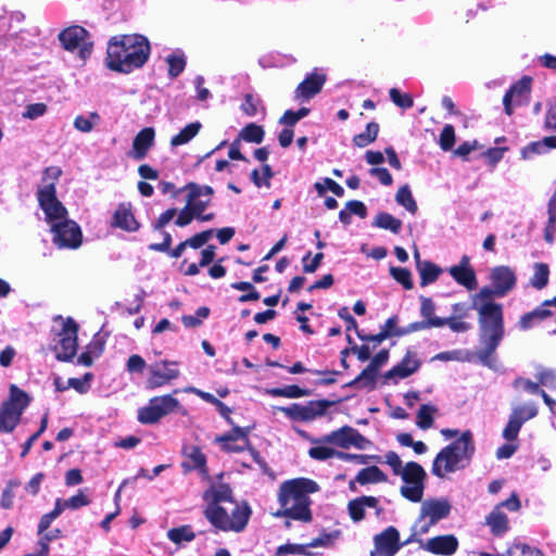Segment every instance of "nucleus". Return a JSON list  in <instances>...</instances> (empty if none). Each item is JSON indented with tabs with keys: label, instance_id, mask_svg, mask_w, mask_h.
I'll return each instance as SVG.
<instances>
[{
	"label": "nucleus",
	"instance_id": "obj_1",
	"mask_svg": "<svg viewBox=\"0 0 556 556\" xmlns=\"http://www.w3.org/2000/svg\"><path fill=\"white\" fill-rule=\"evenodd\" d=\"M151 46L140 34L115 35L106 48L105 65L109 70L129 74L141 68L149 60Z\"/></svg>",
	"mask_w": 556,
	"mask_h": 556
},
{
	"label": "nucleus",
	"instance_id": "obj_2",
	"mask_svg": "<svg viewBox=\"0 0 556 556\" xmlns=\"http://www.w3.org/2000/svg\"><path fill=\"white\" fill-rule=\"evenodd\" d=\"M318 491V484L307 478H298L283 482L279 488L278 501L281 509L276 517H289L307 522L312 519L309 494Z\"/></svg>",
	"mask_w": 556,
	"mask_h": 556
},
{
	"label": "nucleus",
	"instance_id": "obj_3",
	"mask_svg": "<svg viewBox=\"0 0 556 556\" xmlns=\"http://www.w3.org/2000/svg\"><path fill=\"white\" fill-rule=\"evenodd\" d=\"M491 287H482L471 298L470 308L477 313H502L503 305L496 303L497 298L507 295L517 283L515 271L507 265H498L490 271Z\"/></svg>",
	"mask_w": 556,
	"mask_h": 556
},
{
	"label": "nucleus",
	"instance_id": "obj_4",
	"mask_svg": "<svg viewBox=\"0 0 556 556\" xmlns=\"http://www.w3.org/2000/svg\"><path fill=\"white\" fill-rule=\"evenodd\" d=\"M475 452L473 434L470 430H466L460 433L457 440L437 454L432 462V475L443 479L451 473L464 470L471 463Z\"/></svg>",
	"mask_w": 556,
	"mask_h": 556
},
{
	"label": "nucleus",
	"instance_id": "obj_5",
	"mask_svg": "<svg viewBox=\"0 0 556 556\" xmlns=\"http://www.w3.org/2000/svg\"><path fill=\"white\" fill-rule=\"evenodd\" d=\"M466 316L467 315H452L447 318H440V317L427 318L419 323H412L408 325L407 328L396 327L397 320H396V317L393 316L387 320L383 329L379 333L364 336L357 331V336L364 341H374L376 343H380L386 338L391 337V336H403L406 333H410V332L430 328V327L447 326L454 332H465L471 327V325L464 319Z\"/></svg>",
	"mask_w": 556,
	"mask_h": 556
},
{
	"label": "nucleus",
	"instance_id": "obj_6",
	"mask_svg": "<svg viewBox=\"0 0 556 556\" xmlns=\"http://www.w3.org/2000/svg\"><path fill=\"white\" fill-rule=\"evenodd\" d=\"M252 509L247 502L232 503L229 506L205 508L206 519L217 530L224 532H242L251 517Z\"/></svg>",
	"mask_w": 556,
	"mask_h": 556
},
{
	"label": "nucleus",
	"instance_id": "obj_7",
	"mask_svg": "<svg viewBox=\"0 0 556 556\" xmlns=\"http://www.w3.org/2000/svg\"><path fill=\"white\" fill-rule=\"evenodd\" d=\"M52 331L58 338L54 345L55 356L59 361H71L77 352L78 324L70 316L56 315L53 318Z\"/></svg>",
	"mask_w": 556,
	"mask_h": 556
},
{
	"label": "nucleus",
	"instance_id": "obj_8",
	"mask_svg": "<svg viewBox=\"0 0 556 556\" xmlns=\"http://www.w3.org/2000/svg\"><path fill=\"white\" fill-rule=\"evenodd\" d=\"M28 404V395L11 386L10 399L0 407V432L10 433L14 430Z\"/></svg>",
	"mask_w": 556,
	"mask_h": 556
},
{
	"label": "nucleus",
	"instance_id": "obj_9",
	"mask_svg": "<svg viewBox=\"0 0 556 556\" xmlns=\"http://www.w3.org/2000/svg\"><path fill=\"white\" fill-rule=\"evenodd\" d=\"M330 405L329 401L315 400L289 406H273V412H281L291 421L311 422L323 417Z\"/></svg>",
	"mask_w": 556,
	"mask_h": 556
},
{
	"label": "nucleus",
	"instance_id": "obj_10",
	"mask_svg": "<svg viewBox=\"0 0 556 556\" xmlns=\"http://www.w3.org/2000/svg\"><path fill=\"white\" fill-rule=\"evenodd\" d=\"M179 408V401L172 394L159 395L150 399L146 406L138 409L137 418L142 425H154Z\"/></svg>",
	"mask_w": 556,
	"mask_h": 556
},
{
	"label": "nucleus",
	"instance_id": "obj_11",
	"mask_svg": "<svg viewBox=\"0 0 556 556\" xmlns=\"http://www.w3.org/2000/svg\"><path fill=\"white\" fill-rule=\"evenodd\" d=\"M399 476L404 482L400 490L402 496L414 503L420 502L424 496L425 480L427 477L425 469L418 463L409 462L404 465Z\"/></svg>",
	"mask_w": 556,
	"mask_h": 556
},
{
	"label": "nucleus",
	"instance_id": "obj_12",
	"mask_svg": "<svg viewBox=\"0 0 556 556\" xmlns=\"http://www.w3.org/2000/svg\"><path fill=\"white\" fill-rule=\"evenodd\" d=\"M37 201L45 213L46 222L50 226L68 218L67 208L56 197V186L54 182H48L38 188Z\"/></svg>",
	"mask_w": 556,
	"mask_h": 556
},
{
	"label": "nucleus",
	"instance_id": "obj_13",
	"mask_svg": "<svg viewBox=\"0 0 556 556\" xmlns=\"http://www.w3.org/2000/svg\"><path fill=\"white\" fill-rule=\"evenodd\" d=\"M51 232L53 233L52 242L59 249L75 250L83 243V232L75 220L66 218L52 224Z\"/></svg>",
	"mask_w": 556,
	"mask_h": 556
},
{
	"label": "nucleus",
	"instance_id": "obj_14",
	"mask_svg": "<svg viewBox=\"0 0 556 556\" xmlns=\"http://www.w3.org/2000/svg\"><path fill=\"white\" fill-rule=\"evenodd\" d=\"M59 40L67 51L78 50L79 56L85 60L91 52L93 43L89 41V33L83 26L73 25L59 34Z\"/></svg>",
	"mask_w": 556,
	"mask_h": 556
},
{
	"label": "nucleus",
	"instance_id": "obj_15",
	"mask_svg": "<svg viewBox=\"0 0 556 556\" xmlns=\"http://www.w3.org/2000/svg\"><path fill=\"white\" fill-rule=\"evenodd\" d=\"M324 442H330L333 447L349 450L356 447L358 450H367L371 446V442L365 438L358 430L344 426L338 430L331 431L324 435Z\"/></svg>",
	"mask_w": 556,
	"mask_h": 556
},
{
	"label": "nucleus",
	"instance_id": "obj_16",
	"mask_svg": "<svg viewBox=\"0 0 556 556\" xmlns=\"http://www.w3.org/2000/svg\"><path fill=\"white\" fill-rule=\"evenodd\" d=\"M177 362L160 361L148 366L149 376L146 381L147 390H154L168 384L180 376Z\"/></svg>",
	"mask_w": 556,
	"mask_h": 556
},
{
	"label": "nucleus",
	"instance_id": "obj_17",
	"mask_svg": "<svg viewBox=\"0 0 556 556\" xmlns=\"http://www.w3.org/2000/svg\"><path fill=\"white\" fill-rule=\"evenodd\" d=\"M531 84L530 76H522L505 92L503 106L506 115L511 116L515 108L527 105L530 102Z\"/></svg>",
	"mask_w": 556,
	"mask_h": 556
},
{
	"label": "nucleus",
	"instance_id": "obj_18",
	"mask_svg": "<svg viewBox=\"0 0 556 556\" xmlns=\"http://www.w3.org/2000/svg\"><path fill=\"white\" fill-rule=\"evenodd\" d=\"M401 547L400 533L391 526L374 536V549L370 556H394Z\"/></svg>",
	"mask_w": 556,
	"mask_h": 556
},
{
	"label": "nucleus",
	"instance_id": "obj_19",
	"mask_svg": "<svg viewBox=\"0 0 556 556\" xmlns=\"http://www.w3.org/2000/svg\"><path fill=\"white\" fill-rule=\"evenodd\" d=\"M479 321L481 343L496 349L504 333L502 315H480Z\"/></svg>",
	"mask_w": 556,
	"mask_h": 556
},
{
	"label": "nucleus",
	"instance_id": "obj_20",
	"mask_svg": "<svg viewBox=\"0 0 556 556\" xmlns=\"http://www.w3.org/2000/svg\"><path fill=\"white\" fill-rule=\"evenodd\" d=\"M389 358L388 350L379 351L370 361L369 365L350 382L351 387L372 389L377 379L378 370Z\"/></svg>",
	"mask_w": 556,
	"mask_h": 556
},
{
	"label": "nucleus",
	"instance_id": "obj_21",
	"mask_svg": "<svg viewBox=\"0 0 556 556\" xmlns=\"http://www.w3.org/2000/svg\"><path fill=\"white\" fill-rule=\"evenodd\" d=\"M327 76L316 71L309 73L295 88L294 100L300 102L309 101L317 96L326 84Z\"/></svg>",
	"mask_w": 556,
	"mask_h": 556
},
{
	"label": "nucleus",
	"instance_id": "obj_22",
	"mask_svg": "<svg viewBox=\"0 0 556 556\" xmlns=\"http://www.w3.org/2000/svg\"><path fill=\"white\" fill-rule=\"evenodd\" d=\"M249 433V428L233 427L229 433L217 437L216 442L226 452H242L250 447Z\"/></svg>",
	"mask_w": 556,
	"mask_h": 556
},
{
	"label": "nucleus",
	"instance_id": "obj_23",
	"mask_svg": "<svg viewBox=\"0 0 556 556\" xmlns=\"http://www.w3.org/2000/svg\"><path fill=\"white\" fill-rule=\"evenodd\" d=\"M452 278L467 290H475L478 286L477 275L470 265V257L463 255L458 265H454L448 269Z\"/></svg>",
	"mask_w": 556,
	"mask_h": 556
},
{
	"label": "nucleus",
	"instance_id": "obj_24",
	"mask_svg": "<svg viewBox=\"0 0 556 556\" xmlns=\"http://www.w3.org/2000/svg\"><path fill=\"white\" fill-rule=\"evenodd\" d=\"M420 547L434 555H453L458 547V540L453 534L438 535L427 541H418Z\"/></svg>",
	"mask_w": 556,
	"mask_h": 556
},
{
	"label": "nucleus",
	"instance_id": "obj_25",
	"mask_svg": "<svg viewBox=\"0 0 556 556\" xmlns=\"http://www.w3.org/2000/svg\"><path fill=\"white\" fill-rule=\"evenodd\" d=\"M155 140V130L153 127H144L132 140V147L129 156L136 161L143 160L148 156L149 151L153 148Z\"/></svg>",
	"mask_w": 556,
	"mask_h": 556
},
{
	"label": "nucleus",
	"instance_id": "obj_26",
	"mask_svg": "<svg viewBox=\"0 0 556 556\" xmlns=\"http://www.w3.org/2000/svg\"><path fill=\"white\" fill-rule=\"evenodd\" d=\"M451 509V503L446 498H429L424 501L420 506L422 517L430 518V525H437L446 518Z\"/></svg>",
	"mask_w": 556,
	"mask_h": 556
},
{
	"label": "nucleus",
	"instance_id": "obj_27",
	"mask_svg": "<svg viewBox=\"0 0 556 556\" xmlns=\"http://www.w3.org/2000/svg\"><path fill=\"white\" fill-rule=\"evenodd\" d=\"M204 501L206 502V508L212 506H229L237 501L232 497V491L228 484L217 483L213 484L204 493Z\"/></svg>",
	"mask_w": 556,
	"mask_h": 556
},
{
	"label": "nucleus",
	"instance_id": "obj_28",
	"mask_svg": "<svg viewBox=\"0 0 556 556\" xmlns=\"http://www.w3.org/2000/svg\"><path fill=\"white\" fill-rule=\"evenodd\" d=\"M420 367L417 353L408 351L403 359L386 374L387 379H405L416 372Z\"/></svg>",
	"mask_w": 556,
	"mask_h": 556
},
{
	"label": "nucleus",
	"instance_id": "obj_29",
	"mask_svg": "<svg viewBox=\"0 0 556 556\" xmlns=\"http://www.w3.org/2000/svg\"><path fill=\"white\" fill-rule=\"evenodd\" d=\"M111 225L121 228L128 232H134L139 229V223L136 220L131 212L130 204L121 203L113 214Z\"/></svg>",
	"mask_w": 556,
	"mask_h": 556
},
{
	"label": "nucleus",
	"instance_id": "obj_30",
	"mask_svg": "<svg viewBox=\"0 0 556 556\" xmlns=\"http://www.w3.org/2000/svg\"><path fill=\"white\" fill-rule=\"evenodd\" d=\"M334 536L336 535L328 533L314 539L308 544H286L278 548V554H299L312 556L313 554L308 552L309 548L329 546Z\"/></svg>",
	"mask_w": 556,
	"mask_h": 556
},
{
	"label": "nucleus",
	"instance_id": "obj_31",
	"mask_svg": "<svg viewBox=\"0 0 556 556\" xmlns=\"http://www.w3.org/2000/svg\"><path fill=\"white\" fill-rule=\"evenodd\" d=\"M366 508H374L376 516L381 514V509L378 507V498L374 496H361L350 501L348 505L350 517L355 522L361 521L365 517Z\"/></svg>",
	"mask_w": 556,
	"mask_h": 556
},
{
	"label": "nucleus",
	"instance_id": "obj_32",
	"mask_svg": "<svg viewBox=\"0 0 556 556\" xmlns=\"http://www.w3.org/2000/svg\"><path fill=\"white\" fill-rule=\"evenodd\" d=\"M313 446L308 450V456L318 462H325L331 458H337L338 450L333 447L330 442H324V435L320 438H309Z\"/></svg>",
	"mask_w": 556,
	"mask_h": 556
},
{
	"label": "nucleus",
	"instance_id": "obj_33",
	"mask_svg": "<svg viewBox=\"0 0 556 556\" xmlns=\"http://www.w3.org/2000/svg\"><path fill=\"white\" fill-rule=\"evenodd\" d=\"M184 455L186 457V462L184 466L188 470L200 469L202 471L205 470L206 457L200 450V447L195 445H189L184 448Z\"/></svg>",
	"mask_w": 556,
	"mask_h": 556
},
{
	"label": "nucleus",
	"instance_id": "obj_34",
	"mask_svg": "<svg viewBox=\"0 0 556 556\" xmlns=\"http://www.w3.org/2000/svg\"><path fill=\"white\" fill-rule=\"evenodd\" d=\"M372 227L389 230L394 235H399L402 230V220L387 212H379L372 223Z\"/></svg>",
	"mask_w": 556,
	"mask_h": 556
},
{
	"label": "nucleus",
	"instance_id": "obj_35",
	"mask_svg": "<svg viewBox=\"0 0 556 556\" xmlns=\"http://www.w3.org/2000/svg\"><path fill=\"white\" fill-rule=\"evenodd\" d=\"M387 475L377 466L366 467L358 471L355 481L359 484L379 483L387 481Z\"/></svg>",
	"mask_w": 556,
	"mask_h": 556
},
{
	"label": "nucleus",
	"instance_id": "obj_36",
	"mask_svg": "<svg viewBox=\"0 0 556 556\" xmlns=\"http://www.w3.org/2000/svg\"><path fill=\"white\" fill-rule=\"evenodd\" d=\"M420 275V286L425 287L434 282L441 274V268L430 261H425L417 264Z\"/></svg>",
	"mask_w": 556,
	"mask_h": 556
},
{
	"label": "nucleus",
	"instance_id": "obj_37",
	"mask_svg": "<svg viewBox=\"0 0 556 556\" xmlns=\"http://www.w3.org/2000/svg\"><path fill=\"white\" fill-rule=\"evenodd\" d=\"M486 523L494 534H502L508 529L507 516L496 506L486 517Z\"/></svg>",
	"mask_w": 556,
	"mask_h": 556
},
{
	"label": "nucleus",
	"instance_id": "obj_38",
	"mask_svg": "<svg viewBox=\"0 0 556 556\" xmlns=\"http://www.w3.org/2000/svg\"><path fill=\"white\" fill-rule=\"evenodd\" d=\"M265 137V130L263 126L257 125L255 123H249L247 124L238 135V138L240 140H244L245 142L250 143H261L263 142Z\"/></svg>",
	"mask_w": 556,
	"mask_h": 556
},
{
	"label": "nucleus",
	"instance_id": "obj_39",
	"mask_svg": "<svg viewBox=\"0 0 556 556\" xmlns=\"http://www.w3.org/2000/svg\"><path fill=\"white\" fill-rule=\"evenodd\" d=\"M202 125L200 122H193L186 125L177 135L170 139V146L178 147L188 143L200 131Z\"/></svg>",
	"mask_w": 556,
	"mask_h": 556
},
{
	"label": "nucleus",
	"instance_id": "obj_40",
	"mask_svg": "<svg viewBox=\"0 0 556 556\" xmlns=\"http://www.w3.org/2000/svg\"><path fill=\"white\" fill-rule=\"evenodd\" d=\"M438 409L432 404H422L416 415V425L422 430H427L433 426L434 415Z\"/></svg>",
	"mask_w": 556,
	"mask_h": 556
},
{
	"label": "nucleus",
	"instance_id": "obj_41",
	"mask_svg": "<svg viewBox=\"0 0 556 556\" xmlns=\"http://www.w3.org/2000/svg\"><path fill=\"white\" fill-rule=\"evenodd\" d=\"M379 134V124L370 122L366 125L364 132L357 134L353 137V143L358 148H364L376 141Z\"/></svg>",
	"mask_w": 556,
	"mask_h": 556
},
{
	"label": "nucleus",
	"instance_id": "obj_42",
	"mask_svg": "<svg viewBox=\"0 0 556 556\" xmlns=\"http://www.w3.org/2000/svg\"><path fill=\"white\" fill-rule=\"evenodd\" d=\"M395 201L413 215L418 211L417 202L415 201L408 185H404L399 188L395 194Z\"/></svg>",
	"mask_w": 556,
	"mask_h": 556
},
{
	"label": "nucleus",
	"instance_id": "obj_43",
	"mask_svg": "<svg viewBox=\"0 0 556 556\" xmlns=\"http://www.w3.org/2000/svg\"><path fill=\"white\" fill-rule=\"evenodd\" d=\"M549 279V267L546 263H535L530 283L538 290L547 286Z\"/></svg>",
	"mask_w": 556,
	"mask_h": 556
},
{
	"label": "nucleus",
	"instance_id": "obj_44",
	"mask_svg": "<svg viewBox=\"0 0 556 556\" xmlns=\"http://www.w3.org/2000/svg\"><path fill=\"white\" fill-rule=\"evenodd\" d=\"M167 538L175 544H181L184 542L193 541L195 534L190 526H181L168 530Z\"/></svg>",
	"mask_w": 556,
	"mask_h": 556
},
{
	"label": "nucleus",
	"instance_id": "obj_45",
	"mask_svg": "<svg viewBox=\"0 0 556 556\" xmlns=\"http://www.w3.org/2000/svg\"><path fill=\"white\" fill-rule=\"evenodd\" d=\"M100 115L97 112H91L88 117L77 115L74 119V127L81 132H90L94 124L100 122Z\"/></svg>",
	"mask_w": 556,
	"mask_h": 556
},
{
	"label": "nucleus",
	"instance_id": "obj_46",
	"mask_svg": "<svg viewBox=\"0 0 556 556\" xmlns=\"http://www.w3.org/2000/svg\"><path fill=\"white\" fill-rule=\"evenodd\" d=\"M314 188L319 197L326 193V190H330L333 194L341 198L344 194V189L337 181L331 178H324L323 182L317 181L314 184Z\"/></svg>",
	"mask_w": 556,
	"mask_h": 556
},
{
	"label": "nucleus",
	"instance_id": "obj_47",
	"mask_svg": "<svg viewBox=\"0 0 556 556\" xmlns=\"http://www.w3.org/2000/svg\"><path fill=\"white\" fill-rule=\"evenodd\" d=\"M390 275L396 282L401 283L405 290H410L414 287L409 269L404 267H391Z\"/></svg>",
	"mask_w": 556,
	"mask_h": 556
},
{
	"label": "nucleus",
	"instance_id": "obj_48",
	"mask_svg": "<svg viewBox=\"0 0 556 556\" xmlns=\"http://www.w3.org/2000/svg\"><path fill=\"white\" fill-rule=\"evenodd\" d=\"M168 64V76L170 78L178 77L186 67V59L184 55L169 54L166 58Z\"/></svg>",
	"mask_w": 556,
	"mask_h": 556
},
{
	"label": "nucleus",
	"instance_id": "obj_49",
	"mask_svg": "<svg viewBox=\"0 0 556 556\" xmlns=\"http://www.w3.org/2000/svg\"><path fill=\"white\" fill-rule=\"evenodd\" d=\"M389 96L391 101L403 110L410 109L414 105L413 97L409 93H401L397 88H391Z\"/></svg>",
	"mask_w": 556,
	"mask_h": 556
},
{
	"label": "nucleus",
	"instance_id": "obj_50",
	"mask_svg": "<svg viewBox=\"0 0 556 556\" xmlns=\"http://www.w3.org/2000/svg\"><path fill=\"white\" fill-rule=\"evenodd\" d=\"M502 556H543L541 551L525 544L510 546Z\"/></svg>",
	"mask_w": 556,
	"mask_h": 556
},
{
	"label": "nucleus",
	"instance_id": "obj_51",
	"mask_svg": "<svg viewBox=\"0 0 556 556\" xmlns=\"http://www.w3.org/2000/svg\"><path fill=\"white\" fill-rule=\"evenodd\" d=\"M455 140H456L455 129H454L453 125H451V124L445 125L440 134V139H439L440 148L443 151H450L454 147Z\"/></svg>",
	"mask_w": 556,
	"mask_h": 556
},
{
	"label": "nucleus",
	"instance_id": "obj_52",
	"mask_svg": "<svg viewBox=\"0 0 556 556\" xmlns=\"http://www.w3.org/2000/svg\"><path fill=\"white\" fill-rule=\"evenodd\" d=\"M469 356H470V354L468 351L453 350V351L441 352V353L437 354L433 357V359L442 361V362H450V361L466 362V361H470Z\"/></svg>",
	"mask_w": 556,
	"mask_h": 556
},
{
	"label": "nucleus",
	"instance_id": "obj_53",
	"mask_svg": "<svg viewBox=\"0 0 556 556\" xmlns=\"http://www.w3.org/2000/svg\"><path fill=\"white\" fill-rule=\"evenodd\" d=\"M510 415L516 416V419L525 422L538 415V408L534 404L520 405L514 407Z\"/></svg>",
	"mask_w": 556,
	"mask_h": 556
},
{
	"label": "nucleus",
	"instance_id": "obj_54",
	"mask_svg": "<svg viewBox=\"0 0 556 556\" xmlns=\"http://www.w3.org/2000/svg\"><path fill=\"white\" fill-rule=\"evenodd\" d=\"M194 200V193L191 198L187 197V203L185 207L180 211L178 214V217L175 220V224L178 227H185L189 225L193 218H195V214L193 213V210L191 208V201Z\"/></svg>",
	"mask_w": 556,
	"mask_h": 556
},
{
	"label": "nucleus",
	"instance_id": "obj_55",
	"mask_svg": "<svg viewBox=\"0 0 556 556\" xmlns=\"http://www.w3.org/2000/svg\"><path fill=\"white\" fill-rule=\"evenodd\" d=\"M523 422L516 419V416L509 415L508 422L503 430V438L507 441L516 440Z\"/></svg>",
	"mask_w": 556,
	"mask_h": 556
},
{
	"label": "nucleus",
	"instance_id": "obj_56",
	"mask_svg": "<svg viewBox=\"0 0 556 556\" xmlns=\"http://www.w3.org/2000/svg\"><path fill=\"white\" fill-rule=\"evenodd\" d=\"M261 103L262 101L260 99H255L252 93H247L240 109L247 116H255L258 113V106Z\"/></svg>",
	"mask_w": 556,
	"mask_h": 556
},
{
	"label": "nucleus",
	"instance_id": "obj_57",
	"mask_svg": "<svg viewBox=\"0 0 556 556\" xmlns=\"http://www.w3.org/2000/svg\"><path fill=\"white\" fill-rule=\"evenodd\" d=\"M546 153L545 147L542 143V140L533 141L525 146L520 155L522 160H531L534 155H540Z\"/></svg>",
	"mask_w": 556,
	"mask_h": 556
},
{
	"label": "nucleus",
	"instance_id": "obj_58",
	"mask_svg": "<svg viewBox=\"0 0 556 556\" xmlns=\"http://www.w3.org/2000/svg\"><path fill=\"white\" fill-rule=\"evenodd\" d=\"M433 526L434 525H430V518L422 517V514L420 513L418 520L413 527V535L409 541L418 542L419 540L415 539V536L427 534Z\"/></svg>",
	"mask_w": 556,
	"mask_h": 556
},
{
	"label": "nucleus",
	"instance_id": "obj_59",
	"mask_svg": "<svg viewBox=\"0 0 556 556\" xmlns=\"http://www.w3.org/2000/svg\"><path fill=\"white\" fill-rule=\"evenodd\" d=\"M182 190H188L189 193H188V198H191L192 194L194 193V200H197L198 198H200L202 194H205V195H213L214 194V189L211 187V186H200L195 182H188L184 188Z\"/></svg>",
	"mask_w": 556,
	"mask_h": 556
},
{
	"label": "nucleus",
	"instance_id": "obj_60",
	"mask_svg": "<svg viewBox=\"0 0 556 556\" xmlns=\"http://www.w3.org/2000/svg\"><path fill=\"white\" fill-rule=\"evenodd\" d=\"M148 368L146 361L138 354L129 356L126 363V369L130 374H141Z\"/></svg>",
	"mask_w": 556,
	"mask_h": 556
},
{
	"label": "nucleus",
	"instance_id": "obj_61",
	"mask_svg": "<svg viewBox=\"0 0 556 556\" xmlns=\"http://www.w3.org/2000/svg\"><path fill=\"white\" fill-rule=\"evenodd\" d=\"M484 348L478 352V358L480 363L489 368L496 367V358L493 353L496 349H491V344H483Z\"/></svg>",
	"mask_w": 556,
	"mask_h": 556
},
{
	"label": "nucleus",
	"instance_id": "obj_62",
	"mask_svg": "<svg viewBox=\"0 0 556 556\" xmlns=\"http://www.w3.org/2000/svg\"><path fill=\"white\" fill-rule=\"evenodd\" d=\"M212 235H213V230L208 229V230L201 231V232L188 238L185 241L187 243V247H190L192 249H200L202 245H204L208 241V239L212 237Z\"/></svg>",
	"mask_w": 556,
	"mask_h": 556
},
{
	"label": "nucleus",
	"instance_id": "obj_63",
	"mask_svg": "<svg viewBox=\"0 0 556 556\" xmlns=\"http://www.w3.org/2000/svg\"><path fill=\"white\" fill-rule=\"evenodd\" d=\"M539 383L549 389H556V370L543 369L536 374Z\"/></svg>",
	"mask_w": 556,
	"mask_h": 556
},
{
	"label": "nucleus",
	"instance_id": "obj_64",
	"mask_svg": "<svg viewBox=\"0 0 556 556\" xmlns=\"http://www.w3.org/2000/svg\"><path fill=\"white\" fill-rule=\"evenodd\" d=\"M48 108L42 102L28 104L25 112L23 113L24 118L36 119L46 114Z\"/></svg>",
	"mask_w": 556,
	"mask_h": 556
}]
</instances>
